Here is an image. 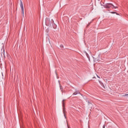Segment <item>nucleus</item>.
Instances as JSON below:
<instances>
[{"mask_svg":"<svg viewBox=\"0 0 128 128\" xmlns=\"http://www.w3.org/2000/svg\"><path fill=\"white\" fill-rule=\"evenodd\" d=\"M104 8H118V6H115L114 4L110 3H108L104 5Z\"/></svg>","mask_w":128,"mask_h":128,"instance_id":"nucleus-1","label":"nucleus"},{"mask_svg":"<svg viewBox=\"0 0 128 128\" xmlns=\"http://www.w3.org/2000/svg\"><path fill=\"white\" fill-rule=\"evenodd\" d=\"M20 6L21 8V10H22V12L23 14V16L24 14V4H22V0L20 1Z\"/></svg>","mask_w":128,"mask_h":128,"instance_id":"nucleus-2","label":"nucleus"},{"mask_svg":"<svg viewBox=\"0 0 128 128\" xmlns=\"http://www.w3.org/2000/svg\"><path fill=\"white\" fill-rule=\"evenodd\" d=\"M99 82H100H100L99 81Z\"/></svg>","mask_w":128,"mask_h":128,"instance_id":"nucleus-14","label":"nucleus"},{"mask_svg":"<svg viewBox=\"0 0 128 128\" xmlns=\"http://www.w3.org/2000/svg\"><path fill=\"white\" fill-rule=\"evenodd\" d=\"M80 94V92L78 91H76L73 94V96H76V94Z\"/></svg>","mask_w":128,"mask_h":128,"instance_id":"nucleus-3","label":"nucleus"},{"mask_svg":"<svg viewBox=\"0 0 128 128\" xmlns=\"http://www.w3.org/2000/svg\"><path fill=\"white\" fill-rule=\"evenodd\" d=\"M60 46H61V48H64V46H62V45H61Z\"/></svg>","mask_w":128,"mask_h":128,"instance_id":"nucleus-9","label":"nucleus"},{"mask_svg":"<svg viewBox=\"0 0 128 128\" xmlns=\"http://www.w3.org/2000/svg\"><path fill=\"white\" fill-rule=\"evenodd\" d=\"M128 96V94H126L123 95V96Z\"/></svg>","mask_w":128,"mask_h":128,"instance_id":"nucleus-8","label":"nucleus"},{"mask_svg":"<svg viewBox=\"0 0 128 128\" xmlns=\"http://www.w3.org/2000/svg\"><path fill=\"white\" fill-rule=\"evenodd\" d=\"M103 128H104V126H103Z\"/></svg>","mask_w":128,"mask_h":128,"instance_id":"nucleus-12","label":"nucleus"},{"mask_svg":"<svg viewBox=\"0 0 128 128\" xmlns=\"http://www.w3.org/2000/svg\"><path fill=\"white\" fill-rule=\"evenodd\" d=\"M112 14H114V12H112Z\"/></svg>","mask_w":128,"mask_h":128,"instance_id":"nucleus-11","label":"nucleus"},{"mask_svg":"<svg viewBox=\"0 0 128 128\" xmlns=\"http://www.w3.org/2000/svg\"><path fill=\"white\" fill-rule=\"evenodd\" d=\"M86 54L87 58H88V60H90V56H88V53H86Z\"/></svg>","mask_w":128,"mask_h":128,"instance_id":"nucleus-4","label":"nucleus"},{"mask_svg":"<svg viewBox=\"0 0 128 128\" xmlns=\"http://www.w3.org/2000/svg\"><path fill=\"white\" fill-rule=\"evenodd\" d=\"M62 106H64V100H63L62 101Z\"/></svg>","mask_w":128,"mask_h":128,"instance_id":"nucleus-6","label":"nucleus"},{"mask_svg":"<svg viewBox=\"0 0 128 128\" xmlns=\"http://www.w3.org/2000/svg\"><path fill=\"white\" fill-rule=\"evenodd\" d=\"M46 20H48V19L46 20Z\"/></svg>","mask_w":128,"mask_h":128,"instance_id":"nucleus-13","label":"nucleus"},{"mask_svg":"<svg viewBox=\"0 0 128 128\" xmlns=\"http://www.w3.org/2000/svg\"><path fill=\"white\" fill-rule=\"evenodd\" d=\"M64 110H65L64 108H63V112L64 114V116L65 118H66V114H64Z\"/></svg>","mask_w":128,"mask_h":128,"instance_id":"nucleus-5","label":"nucleus"},{"mask_svg":"<svg viewBox=\"0 0 128 128\" xmlns=\"http://www.w3.org/2000/svg\"><path fill=\"white\" fill-rule=\"evenodd\" d=\"M60 90L61 92H62V86H60Z\"/></svg>","mask_w":128,"mask_h":128,"instance_id":"nucleus-7","label":"nucleus"},{"mask_svg":"<svg viewBox=\"0 0 128 128\" xmlns=\"http://www.w3.org/2000/svg\"><path fill=\"white\" fill-rule=\"evenodd\" d=\"M97 77L98 78H100L97 75Z\"/></svg>","mask_w":128,"mask_h":128,"instance_id":"nucleus-10","label":"nucleus"}]
</instances>
